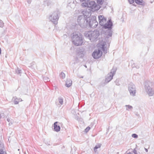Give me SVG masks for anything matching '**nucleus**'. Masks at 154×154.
I'll list each match as a JSON object with an SVG mask.
<instances>
[{
	"label": "nucleus",
	"mask_w": 154,
	"mask_h": 154,
	"mask_svg": "<svg viewBox=\"0 0 154 154\" xmlns=\"http://www.w3.org/2000/svg\"><path fill=\"white\" fill-rule=\"evenodd\" d=\"M83 15L79 16L77 21L79 25L82 27H84L88 25V21L87 18L90 16L91 14L88 12L83 11Z\"/></svg>",
	"instance_id": "nucleus-1"
},
{
	"label": "nucleus",
	"mask_w": 154,
	"mask_h": 154,
	"mask_svg": "<svg viewBox=\"0 0 154 154\" xmlns=\"http://www.w3.org/2000/svg\"><path fill=\"white\" fill-rule=\"evenodd\" d=\"M72 38L73 43L76 46L82 45L84 42L83 38L82 35L78 32L73 33Z\"/></svg>",
	"instance_id": "nucleus-2"
},
{
	"label": "nucleus",
	"mask_w": 154,
	"mask_h": 154,
	"mask_svg": "<svg viewBox=\"0 0 154 154\" xmlns=\"http://www.w3.org/2000/svg\"><path fill=\"white\" fill-rule=\"evenodd\" d=\"M145 90L149 96H152L154 94V83L149 80L145 81L144 83Z\"/></svg>",
	"instance_id": "nucleus-3"
},
{
	"label": "nucleus",
	"mask_w": 154,
	"mask_h": 154,
	"mask_svg": "<svg viewBox=\"0 0 154 154\" xmlns=\"http://www.w3.org/2000/svg\"><path fill=\"white\" fill-rule=\"evenodd\" d=\"M99 23L101 26H103L105 28H111L112 24L111 19L109 20L106 23V19L103 15L98 16Z\"/></svg>",
	"instance_id": "nucleus-4"
},
{
	"label": "nucleus",
	"mask_w": 154,
	"mask_h": 154,
	"mask_svg": "<svg viewBox=\"0 0 154 154\" xmlns=\"http://www.w3.org/2000/svg\"><path fill=\"white\" fill-rule=\"evenodd\" d=\"M99 35V32L97 30L89 31L85 34V36L88 37L91 41L95 40L98 38Z\"/></svg>",
	"instance_id": "nucleus-5"
},
{
	"label": "nucleus",
	"mask_w": 154,
	"mask_h": 154,
	"mask_svg": "<svg viewBox=\"0 0 154 154\" xmlns=\"http://www.w3.org/2000/svg\"><path fill=\"white\" fill-rule=\"evenodd\" d=\"M59 13L58 11H56L51 13L49 15V20L53 22L54 24H56L58 20V14Z\"/></svg>",
	"instance_id": "nucleus-6"
},
{
	"label": "nucleus",
	"mask_w": 154,
	"mask_h": 154,
	"mask_svg": "<svg viewBox=\"0 0 154 154\" xmlns=\"http://www.w3.org/2000/svg\"><path fill=\"white\" fill-rule=\"evenodd\" d=\"M128 90L131 96L134 97L136 95V90L134 84L132 83L129 84L128 87Z\"/></svg>",
	"instance_id": "nucleus-7"
},
{
	"label": "nucleus",
	"mask_w": 154,
	"mask_h": 154,
	"mask_svg": "<svg viewBox=\"0 0 154 154\" xmlns=\"http://www.w3.org/2000/svg\"><path fill=\"white\" fill-rule=\"evenodd\" d=\"M89 22H88V24L92 28H95L98 24V23L94 17L92 18H90L89 19Z\"/></svg>",
	"instance_id": "nucleus-8"
},
{
	"label": "nucleus",
	"mask_w": 154,
	"mask_h": 154,
	"mask_svg": "<svg viewBox=\"0 0 154 154\" xmlns=\"http://www.w3.org/2000/svg\"><path fill=\"white\" fill-rule=\"evenodd\" d=\"M95 2L91 1L89 2H84L82 4L81 6L83 7L94 8L96 6Z\"/></svg>",
	"instance_id": "nucleus-9"
},
{
	"label": "nucleus",
	"mask_w": 154,
	"mask_h": 154,
	"mask_svg": "<svg viewBox=\"0 0 154 154\" xmlns=\"http://www.w3.org/2000/svg\"><path fill=\"white\" fill-rule=\"evenodd\" d=\"M106 45V43L105 41H102L100 42L99 44H98V47L99 48L101 49L103 51L104 53L106 54L107 52V49L108 47H107Z\"/></svg>",
	"instance_id": "nucleus-10"
},
{
	"label": "nucleus",
	"mask_w": 154,
	"mask_h": 154,
	"mask_svg": "<svg viewBox=\"0 0 154 154\" xmlns=\"http://www.w3.org/2000/svg\"><path fill=\"white\" fill-rule=\"evenodd\" d=\"M102 54V51L100 49H96L92 53V56L95 59L100 57Z\"/></svg>",
	"instance_id": "nucleus-11"
},
{
	"label": "nucleus",
	"mask_w": 154,
	"mask_h": 154,
	"mask_svg": "<svg viewBox=\"0 0 154 154\" xmlns=\"http://www.w3.org/2000/svg\"><path fill=\"white\" fill-rule=\"evenodd\" d=\"M115 72L116 70L114 69H112L110 72L107 75L105 79L106 82L108 83L112 79L113 76L115 73Z\"/></svg>",
	"instance_id": "nucleus-12"
},
{
	"label": "nucleus",
	"mask_w": 154,
	"mask_h": 154,
	"mask_svg": "<svg viewBox=\"0 0 154 154\" xmlns=\"http://www.w3.org/2000/svg\"><path fill=\"white\" fill-rule=\"evenodd\" d=\"M57 122H56L54 124V129L57 132L59 131L60 130V126L57 125Z\"/></svg>",
	"instance_id": "nucleus-13"
},
{
	"label": "nucleus",
	"mask_w": 154,
	"mask_h": 154,
	"mask_svg": "<svg viewBox=\"0 0 154 154\" xmlns=\"http://www.w3.org/2000/svg\"><path fill=\"white\" fill-rule=\"evenodd\" d=\"M14 102L15 104H17L19 103V101H22V100L21 98H18L16 97H13Z\"/></svg>",
	"instance_id": "nucleus-14"
},
{
	"label": "nucleus",
	"mask_w": 154,
	"mask_h": 154,
	"mask_svg": "<svg viewBox=\"0 0 154 154\" xmlns=\"http://www.w3.org/2000/svg\"><path fill=\"white\" fill-rule=\"evenodd\" d=\"M72 81L70 79L67 80L66 82V86L67 87H69L72 85Z\"/></svg>",
	"instance_id": "nucleus-15"
},
{
	"label": "nucleus",
	"mask_w": 154,
	"mask_h": 154,
	"mask_svg": "<svg viewBox=\"0 0 154 154\" xmlns=\"http://www.w3.org/2000/svg\"><path fill=\"white\" fill-rule=\"evenodd\" d=\"M101 146V144H98L96 145L95 147L94 148V152L96 153L97 152V149L98 148H99Z\"/></svg>",
	"instance_id": "nucleus-16"
},
{
	"label": "nucleus",
	"mask_w": 154,
	"mask_h": 154,
	"mask_svg": "<svg viewBox=\"0 0 154 154\" xmlns=\"http://www.w3.org/2000/svg\"><path fill=\"white\" fill-rule=\"evenodd\" d=\"M125 106L126 110L128 111L131 110L133 109V107L130 105H126Z\"/></svg>",
	"instance_id": "nucleus-17"
},
{
	"label": "nucleus",
	"mask_w": 154,
	"mask_h": 154,
	"mask_svg": "<svg viewBox=\"0 0 154 154\" xmlns=\"http://www.w3.org/2000/svg\"><path fill=\"white\" fill-rule=\"evenodd\" d=\"M4 144L0 141V152H2L3 151Z\"/></svg>",
	"instance_id": "nucleus-18"
},
{
	"label": "nucleus",
	"mask_w": 154,
	"mask_h": 154,
	"mask_svg": "<svg viewBox=\"0 0 154 154\" xmlns=\"http://www.w3.org/2000/svg\"><path fill=\"white\" fill-rule=\"evenodd\" d=\"M60 78L62 79H64L65 77V74L63 72H62L60 74Z\"/></svg>",
	"instance_id": "nucleus-19"
},
{
	"label": "nucleus",
	"mask_w": 154,
	"mask_h": 154,
	"mask_svg": "<svg viewBox=\"0 0 154 154\" xmlns=\"http://www.w3.org/2000/svg\"><path fill=\"white\" fill-rule=\"evenodd\" d=\"M134 1L137 4L141 5L143 2V0H134Z\"/></svg>",
	"instance_id": "nucleus-20"
},
{
	"label": "nucleus",
	"mask_w": 154,
	"mask_h": 154,
	"mask_svg": "<svg viewBox=\"0 0 154 154\" xmlns=\"http://www.w3.org/2000/svg\"><path fill=\"white\" fill-rule=\"evenodd\" d=\"M107 32L108 33V34L106 37L107 38H108L111 36L112 35V33L111 31L109 30L107 31Z\"/></svg>",
	"instance_id": "nucleus-21"
},
{
	"label": "nucleus",
	"mask_w": 154,
	"mask_h": 154,
	"mask_svg": "<svg viewBox=\"0 0 154 154\" xmlns=\"http://www.w3.org/2000/svg\"><path fill=\"white\" fill-rule=\"evenodd\" d=\"M104 0H98L97 3L100 5H102L104 2Z\"/></svg>",
	"instance_id": "nucleus-22"
},
{
	"label": "nucleus",
	"mask_w": 154,
	"mask_h": 154,
	"mask_svg": "<svg viewBox=\"0 0 154 154\" xmlns=\"http://www.w3.org/2000/svg\"><path fill=\"white\" fill-rule=\"evenodd\" d=\"M58 100L59 103L61 105L63 103V99L61 98H59L58 99Z\"/></svg>",
	"instance_id": "nucleus-23"
},
{
	"label": "nucleus",
	"mask_w": 154,
	"mask_h": 154,
	"mask_svg": "<svg viewBox=\"0 0 154 154\" xmlns=\"http://www.w3.org/2000/svg\"><path fill=\"white\" fill-rule=\"evenodd\" d=\"M132 137L134 138H137L138 137V135L136 134H134L132 135Z\"/></svg>",
	"instance_id": "nucleus-24"
},
{
	"label": "nucleus",
	"mask_w": 154,
	"mask_h": 154,
	"mask_svg": "<svg viewBox=\"0 0 154 154\" xmlns=\"http://www.w3.org/2000/svg\"><path fill=\"white\" fill-rule=\"evenodd\" d=\"M4 25V23L3 21L0 20V27H2Z\"/></svg>",
	"instance_id": "nucleus-25"
},
{
	"label": "nucleus",
	"mask_w": 154,
	"mask_h": 154,
	"mask_svg": "<svg viewBox=\"0 0 154 154\" xmlns=\"http://www.w3.org/2000/svg\"><path fill=\"white\" fill-rule=\"evenodd\" d=\"M90 128L89 127H87L85 129V131L86 132H87L90 129Z\"/></svg>",
	"instance_id": "nucleus-26"
},
{
	"label": "nucleus",
	"mask_w": 154,
	"mask_h": 154,
	"mask_svg": "<svg viewBox=\"0 0 154 154\" xmlns=\"http://www.w3.org/2000/svg\"><path fill=\"white\" fill-rule=\"evenodd\" d=\"M16 72L18 74H20L21 73V70L18 69L16 71Z\"/></svg>",
	"instance_id": "nucleus-27"
},
{
	"label": "nucleus",
	"mask_w": 154,
	"mask_h": 154,
	"mask_svg": "<svg viewBox=\"0 0 154 154\" xmlns=\"http://www.w3.org/2000/svg\"><path fill=\"white\" fill-rule=\"evenodd\" d=\"M128 1L130 4H131L134 2V0H128Z\"/></svg>",
	"instance_id": "nucleus-28"
},
{
	"label": "nucleus",
	"mask_w": 154,
	"mask_h": 154,
	"mask_svg": "<svg viewBox=\"0 0 154 154\" xmlns=\"http://www.w3.org/2000/svg\"><path fill=\"white\" fill-rule=\"evenodd\" d=\"M81 2H87L90 1V0H80Z\"/></svg>",
	"instance_id": "nucleus-29"
},
{
	"label": "nucleus",
	"mask_w": 154,
	"mask_h": 154,
	"mask_svg": "<svg viewBox=\"0 0 154 154\" xmlns=\"http://www.w3.org/2000/svg\"><path fill=\"white\" fill-rule=\"evenodd\" d=\"M0 154H6V153L3 151L2 152H0Z\"/></svg>",
	"instance_id": "nucleus-30"
},
{
	"label": "nucleus",
	"mask_w": 154,
	"mask_h": 154,
	"mask_svg": "<svg viewBox=\"0 0 154 154\" xmlns=\"http://www.w3.org/2000/svg\"><path fill=\"white\" fill-rule=\"evenodd\" d=\"M145 150L146 151V152H148V150H147V149H146V148H145Z\"/></svg>",
	"instance_id": "nucleus-31"
},
{
	"label": "nucleus",
	"mask_w": 154,
	"mask_h": 154,
	"mask_svg": "<svg viewBox=\"0 0 154 154\" xmlns=\"http://www.w3.org/2000/svg\"><path fill=\"white\" fill-rule=\"evenodd\" d=\"M84 55L83 54H82L80 57H82Z\"/></svg>",
	"instance_id": "nucleus-32"
},
{
	"label": "nucleus",
	"mask_w": 154,
	"mask_h": 154,
	"mask_svg": "<svg viewBox=\"0 0 154 154\" xmlns=\"http://www.w3.org/2000/svg\"><path fill=\"white\" fill-rule=\"evenodd\" d=\"M1 48H0V55L1 54Z\"/></svg>",
	"instance_id": "nucleus-33"
},
{
	"label": "nucleus",
	"mask_w": 154,
	"mask_h": 154,
	"mask_svg": "<svg viewBox=\"0 0 154 154\" xmlns=\"http://www.w3.org/2000/svg\"><path fill=\"white\" fill-rule=\"evenodd\" d=\"M118 81V80H116L115 81V83H116V82H117Z\"/></svg>",
	"instance_id": "nucleus-34"
}]
</instances>
